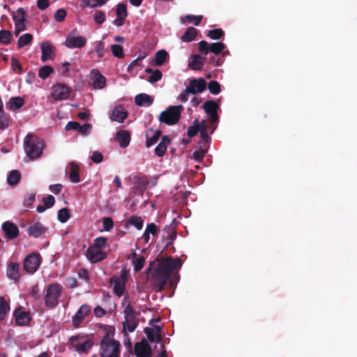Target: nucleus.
<instances>
[{
  "mask_svg": "<svg viewBox=\"0 0 357 357\" xmlns=\"http://www.w3.org/2000/svg\"><path fill=\"white\" fill-rule=\"evenodd\" d=\"M181 266L179 259L168 257L162 259L158 264L152 274L153 286L155 291H162L169 281L172 273Z\"/></svg>",
  "mask_w": 357,
  "mask_h": 357,
  "instance_id": "obj_1",
  "label": "nucleus"
},
{
  "mask_svg": "<svg viewBox=\"0 0 357 357\" xmlns=\"http://www.w3.org/2000/svg\"><path fill=\"white\" fill-rule=\"evenodd\" d=\"M114 330L108 331L100 343V357H120L121 344L114 339Z\"/></svg>",
  "mask_w": 357,
  "mask_h": 357,
  "instance_id": "obj_2",
  "label": "nucleus"
},
{
  "mask_svg": "<svg viewBox=\"0 0 357 357\" xmlns=\"http://www.w3.org/2000/svg\"><path fill=\"white\" fill-rule=\"evenodd\" d=\"M45 146L43 139L33 134H28L24 139V149L30 160L39 158L43 152Z\"/></svg>",
  "mask_w": 357,
  "mask_h": 357,
  "instance_id": "obj_3",
  "label": "nucleus"
},
{
  "mask_svg": "<svg viewBox=\"0 0 357 357\" xmlns=\"http://www.w3.org/2000/svg\"><path fill=\"white\" fill-rule=\"evenodd\" d=\"M124 321H123V330L125 333H132L138 326L137 317L139 312L136 311L130 303L128 304L124 311Z\"/></svg>",
  "mask_w": 357,
  "mask_h": 357,
  "instance_id": "obj_4",
  "label": "nucleus"
},
{
  "mask_svg": "<svg viewBox=\"0 0 357 357\" xmlns=\"http://www.w3.org/2000/svg\"><path fill=\"white\" fill-rule=\"evenodd\" d=\"M183 109V107L181 105L170 106L166 110L160 113L159 121L169 126L174 125L179 121L181 112Z\"/></svg>",
  "mask_w": 357,
  "mask_h": 357,
  "instance_id": "obj_5",
  "label": "nucleus"
},
{
  "mask_svg": "<svg viewBox=\"0 0 357 357\" xmlns=\"http://www.w3.org/2000/svg\"><path fill=\"white\" fill-rule=\"evenodd\" d=\"M62 294V287L58 283L50 284L47 288V292L45 296V303L46 306L54 308L59 304V298Z\"/></svg>",
  "mask_w": 357,
  "mask_h": 357,
  "instance_id": "obj_6",
  "label": "nucleus"
},
{
  "mask_svg": "<svg viewBox=\"0 0 357 357\" xmlns=\"http://www.w3.org/2000/svg\"><path fill=\"white\" fill-rule=\"evenodd\" d=\"M70 343L79 353H88L93 345L92 340L80 335L72 337Z\"/></svg>",
  "mask_w": 357,
  "mask_h": 357,
  "instance_id": "obj_7",
  "label": "nucleus"
},
{
  "mask_svg": "<svg viewBox=\"0 0 357 357\" xmlns=\"http://www.w3.org/2000/svg\"><path fill=\"white\" fill-rule=\"evenodd\" d=\"M199 51L204 55L208 54L209 52L215 55H218L226 47V45L222 42H216L213 43H208L205 40H202L198 43Z\"/></svg>",
  "mask_w": 357,
  "mask_h": 357,
  "instance_id": "obj_8",
  "label": "nucleus"
},
{
  "mask_svg": "<svg viewBox=\"0 0 357 357\" xmlns=\"http://www.w3.org/2000/svg\"><path fill=\"white\" fill-rule=\"evenodd\" d=\"M41 264V257L39 254L32 253L27 255L23 261L24 270L29 273H34Z\"/></svg>",
  "mask_w": 357,
  "mask_h": 357,
  "instance_id": "obj_9",
  "label": "nucleus"
},
{
  "mask_svg": "<svg viewBox=\"0 0 357 357\" xmlns=\"http://www.w3.org/2000/svg\"><path fill=\"white\" fill-rule=\"evenodd\" d=\"M219 107V104L215 100H207L203 105L205 113L209 116L211 124L218 123L219 116L218 114V109Z\"/></svg>",
  "mask_w": 357,
  "mask_h": 357,
  "instance_id": "obj_10",
  "label": "nucleus"
},
{
  "mask_svg": "<svg viewBox=\"0 0 357 357\" xmlns=\"http://www.w3.org/2000/svg\"><path fill=\"white\" fill-rule=\"evenodd\" d=\"M75 33L76 30H73L66 37L65 45L69 49H81L86 44V39L83 36H76Z\"/></svg>",
  "mask_w": 357,
  "mask_h": 357,
  "instance_id": "obj_11",
  "label": "nucleus"
},
{
  "mask_svg": "<svg viewBox=\"0 0 357 357\" xmlns=\"http://www.w3.org/2000/svg\"><path fill=\"white\" fill-rule=\"evenodd\" d=\"M126 280V273L125 271H122L121 277L114 275L109 279V283L114 284V293L119 297H121L124 293Z\"/></svg>",
  "mask_w": 357,
  "mask_h": 357,
  "instance_id": "obj_12",
  "label": "nucleus"
},
{
  "mask_svg": "<svg viewBox=\"0 0 357 357\" xmlns=\"http://www.w3.org/2000/svg\"><path fill=\"white\" fill-rule=\"evenodd\" d=\"M70 89L64 84H56L52 87V96L55 100H66L70 96Z\"/></svg>",
  "mask_w": 357,
  "mask_h": 357,
  "instance_id": "obj_13",
  "label": "nucleus"
},
{
  "mask_svg": "<svg viewBox=\"0 0 357 357\" xmlns=\"http://www.w3.org/2000/svg\"><path fill=\"white\" fill-rule=\"evenodd\" d=\"M26 13L22 8H18L17 13H13V19L15 22L16 36H17L20 32L26 29Z\"/></svg>",
  "mask_w": 357,
  "mask_h": 357,
  "instance_id": "obj_14",
  "label": "nucleus"
},
{
  "mask_svg": "<svg viewBox=\"0 0 357 357\" xmlns=\"http://www.w3.org/2000/svg\"><path fill=\"white\" fill-rule=\"evenodd\" d=\"M134 354L137 357H151V347L145 339H142L140 342L135 343Z\"/></svg>",
  "mask_w": 357,
  "mask_h": 357,
  "instance_id": "obj_15",
  "label": "nucleus"
},
{
  "mask_svg": "<svg viewBox=\"0 0 357 357\" xmlns=\"http://www.w3.org/2000/svg\"><path fill=\"white\" fill-rule=\"evenodd\" d=\"M86 257L92 264H96L103 261L107 257L106 252L101 250L89 246L85 252Z\"/></svg>",
  "mask_w": 357,
  "mask_h": 357,
  "instance_id": "obj_16",
  "label": "nucleus"
},
{
  "mask_svg": "<svg viewBox=\"0 0 357 357\" xmlns=\"http://www.w3.org/2000/svg\"><path fill=\"white\" fill-rule=\"evenodd\" d=\"M90 80L96 89H102L106 85V78L99 70L93 68L90 73Z\"/></svg>",
  "mask_w": 357,
  "mask_h": 357,
  "instance_id": "obj_17",
  "label": "nucleus"
},
{
  "mask_svg": "<svg viewBox=\"0 0 357 357\" xmlns=\"http://www.w3.org/2000/svg\"><path fill=\"white\" fill-rule=\"evenodd\" d=\"M91 312L90 307L86 304L81 305L76 314L72 319V323L74 327L79 328L86 317Z\"/></svg>",
  "mask_w": 357,
  "mask_h": 357,
  "instance_id": "obj_18",
  "label": "nucleus"
},
{
  "mask_svg": "<svg viewBox=\"0 0 357 357\" xmlns=\"http://www.w3.org/2000/svg\"><path fill=\"white\" fill-rule=\"evenodd\" d=\"M16 324L18 326H26L31 321L30 313L24 311L21 306L17 307L13 312Z\"/></svg>",
  "mask_w": 357,
  "mask_h": 357,
  "instance_id": "obj_19",
  "label": "nucleus"
},
{
  "mask_svg": "<svg viewBox=\"0 0 357 357\" xmlns=\"http://www.w3.org/2000/svg\"><path fill=\"white\" fill-rule=\"evenodd\" d=\"M206 82L204 78L192 79L187 86L188 91L191 94L195 95L197 93H202L206 90Z\"/></svg>",
  "mask_w": 357,
  "mask_h": 357,
  "instance_id": "obj_20",
  "label": "nucleus"
},
{
  "mask_svg": "<svg viewBox=\"0 0 357 357\" xmlns=\"http://www.w3.org/2000/svg\"><path fill=\"white\" fill-rule=\"evenodd\" d=\"M2 230L8 239H14L19 235L18 227L10 221H6L2 224Z\"/></svg>",
  "mask_w": 357,
  "mask_h": 357,
  "instance_id": "obj_21",
  "label": "nucleus"
},
{
  "mask_svg": "<svg viewBox=\"0 0 357 357\" xmlns=\"http://www.w3.org/2000/svg\"><path fill=\"white\" fill-rule=\"evenodd\" d=\"M144 331L146 335L147 339L151 342H160L161 341V328L159 326H155L154 328L146 327Z\"/></svg>",
  "mask_w": 357,
  "mask_h": 357,
  "instance_id": "obj_22",
  "label": "nucleus"
},
{
  "mask_svg": "<svg viewBox=\"0 0 357 357\" xmlns=\"http://www.w3.org/2000/svg\"><path fill=\"white\" fill-rule=\"evenodd\" d=\"M43 62H46L48 59H53L55 56L54 47L50 43H43L41 44Z\"/></svg>",
  "mask_w": 357,
  "mask_h": 357,
  "instance_id": "obj_23",
  "label": "nucleus"
},
{
  "mask_svg": "<svg viewBox=\"0 0 357 357\" xmlns=\"http://www.w3.org/2000/svg\"><path fill=\"white\" fill-rule=\"evenodd\" d=\"M46 231V227L40 222H36L33 225H31L27 229L29 235L34 238L40 237L44 234Z\"/></svg>",
  "mask_w": 357,
  "mask_h": 357,
  "instance_id": "obj_24",
  "label": "nucleus"
},
{
  "mask_svg": "<svg viewBox=\"0 0 357 357\" xmlns=\"http://www.w3.org/2000/svg\"><path fill=\"white\" fill-rule=\"evenodd\" d=\"M132 183L136 188L142 193L149 183L147 176L142 174H137L132 177Z\"/></svg>",
  "mask_w": 357,
  "mask_h": 357,
  "instance_id": "obj_25",
  "label": "nucleus"
},
{
  "mask_svg": "<svg viewBox=\"0 0 357 357\" xmlns=\"http://www.w3.org/2000/svg\"><path fill=\"white\" fill-rule=\"evenodd\" d=\"M19 264L15 262H11L8 265L6 273L9 279L14 281H18L20 278V274L19 272Z\"/></svg>",
  "mask_w": 357,
  "mask_h": 357,
  "instance_id": "obj_26",
  "label": "nucleus"
},
{
  "mask_svg": "<svg viewBox=\"0 0 357 357\" xmlns=\"http://www.w3.org/2000/svg\"><path fill=\"white\" fill-rule=\"evenodd\" d=\"M171 139L169 136H162L161 141L155 149V155H158V157H162L165 154L167 145H169Z\"/></svg>",
  "mask_w": 357,
  "mask_h": 357,
  "instance_id": "obj_27",
  "label": "nucleus"
},
{
  "mask_svg": "<svg viewBox=\"0 0 357 357\" xmlns=\"http://www.w3.org/2000/svg\"><path fill=\"white\" fill-rule=\"evenodd\" d=\"M130 137V133L128 130H121L116 134V139L122 148H126L128 146Z\"/></svg>",
  "mask_w": 357,
  "mask_h": 357,
  "instance_id": "obj_28",
  "label": "nucleus"
},
{
  "mask_svg": "<svg viewBox=\"0 0 357 357\" xmlns=\"http://www.w3.org/2000/svg\"><path fill=\"white\" fill-rule=\"evenodd\" d=\"M128 113L121 107H115L112 111L110 119L113 121L122 123L127 118Z\"/></svg>",
  "mask_w": 357,
  "mask_h": 357,
  "instance_id": "obj_29",
  "label": "nucleus"
},
{
  "mask_svg": "<svg viewBox=\"0 0 357 357\" xmlns=\"http://www.w3.org/2000/svg\"><path fill=\"white\" fill-rule=\"evenodd\" d=\"M206 60L205 55L202 56L199 54H195L192 56V60L189 62L188 66L192 70H201Z\"/></svg>",
  "mask_w": 357,
  "mask_h": 357,
  "instance_id": "obj_30",
  "label": "nucleus"
},
{
  "mask_svg": "<svg viewBox=\"0 0 357 357\" xmlns=\"http://www.w3.org/2000/svg\"><path fill=\"white\" fill-rule=\"evenodd\" d=\"M69 178L70 181L75 183H79L80 181L79 165L75 162H71L69 165Z\"/></svg>",
  "mask_w": 357,
  "mask_h": 357,
  "instance_id": "obj_31",
  "label": "nucleus"
},
{
  "mask_svg": "<svg viewBox=\"0 0 357 357\" xmlns=\"http://www.w3.org/2000/svg\"><path fill=\"white\" fill-rule=\"evenodd\" d=\"M135 102L137 106L143 107L151 105L153 103V100L148 94L139 93L135 96Z\"/></svg>",
  "mask_w": 357,
  "mask_h": 357,
  "instance_id": "obj_32",
  "label": "nucleus"
},
{
  "mask_svg": "<svg viewBox=\"0 0 357 357\" xmlns=\"http://www.w3.org/2000/svg\"><path fill=\"white\" fill-rule=\"evenodd\" d=\"M163 231L167 234V236H165V238H167L165 248H168L173 243L174 239L176 238L177 233L175 229L172 225L166 226L164 228ZM163 237L165 238V236Z\"/></svg>",
  "mask_w": 357,
  "mask_h": 357,
  "instance_id": "obj_33",
  "label": "nucleus"
},
{
  "mask_svg": "<svg viewBox=\"0 0 357 357\" xmlns=\"http://www.w3.org/2000/svg\"><path fill=\"white\" fill-rule=\"evenodd\" d=\"M24 99L20 96H17L10 98L9 102L7 104V106L10 110L15 111L20 109L24 105Z\"/></svg>",
  "mask_w": 357,
  "mask_h": 357,
  "instance_id": "obj_34",
  "label": "nucleus"
},
{
  "mask_svg": "<svg viewBox=\"0 0 357 357\" xmlns=\"http://www.w3.org/2000/svg\"><path fill=\"white\" fill-rule=\"evenodd\" d=\"M197 35V30L191 26L187 29L184 34L181 36V39L183 42L188 43L195 40Z\"/></svg>",
  "mask_w": 357,
  "mask_h": 357,
  "instance_id": "obj_35",
  "label": "nucleus"
},
{
  "mask_svg": "<svg viewBox=\"0 0 357 357\" xmlns=\"http://www.w3.org/2000/svg\"><path fill=\"white\" fill-rule=\"evenodd\" d=\"M168 58V53L164 50L158 51L154 56L155 64L158 66L163 65Z\"/></svg>",
  "mask_w": 357,
  "mask_h": 357,
  "instance_id": "obj_36",
  "label": "nucleus"
},
{
  "mask_svg": "<svg viewBox=\"0 0 357 357\" xmlns=\"http://www.w3.org/2000/svg\"><path fill=\"white\" fill-rule=\"evenodd\" d=\"M10 310V305L3 296H0V321L6 318Z\"/></svg>",
  "mask_w": 357,
  "mask_h": 357,
  "instance_id": "obj_37",
  "label": "nucleus"
},
{
  "mask_svg": "<svg viewBox=\"0 0 357 357\" xmlns=\"http://www.w3.org/2000/svg\"><path fill=\"white\" fill-rule=\"evenodd\" d=\"M21 174L18 170H12L8 176L7 181L10 185H16L20 181Z\"/></svg>",
  "mask_w": 357,
  "mask_h": 357,
  "instance_id": "obj_38",
  "label": "nucleus"
},
{
  "mask_svg": "<svg viewBox=\"0 0 357 357\" xmlns=\"http://www.w3.org/2000/svg\"><path fill=\"white\" fill-rule=\"evenodd\" d=\"M126 226L132 225L138 230H141L143 227L144 222L139 216H131L126 223Z\"/></svg>",
  "mask_w": 357,
  "mask_h": 357,
  "instance_id": "obj_39",
  "label": "nucleus"
},
{
  "mask_svg": "<svg viewBox=\"0 0 357 357\" xmlns=\"http://www.w3.org/2000/svg\"><path fill=\"white\" fill-rule=\"evenodd\" d=\"M203 18L202 15H186L183 17H181V20L182 23H186V22H193L195 26H198L199 23L201 22Z\"/></svg>",
  "mask_w": 357,
  "mask_h": 357,
  "instance_id": "obj_40",
  "label": "nucleus"
},
{
  "mask_svg": "<svg viewBox=\"0 0 357 357\" xmlns=\"http://www.w3.org/2000/svg\"><path fill=\"white\" fill-rule=\"evenodd\" d=\"M202 127V121L199 122L197 119L193 121V125L188 128V135L192 138L197 135V132L200 130Z\"/></svg>",
  "mask_w": 357,
  "mask_h": 357,
  "instance_id": "obj_41",
  "label": "nucleus"
},
{
  "mask_svg": "<svg viewBox=\"0 0 357 357\" xmlns=\"http://www.w3.org/2000/svg\"><path fill=\"white\" fill-rule=\"evenodd\" d=\"M224 36L225 32L221 29H214L212 30H209L206 33V36L212 40H219Z\"/></svg>",
  "mask_w": 357,
  "mask_h": 357,
  "instance_id": "obj_42",
  "label": "nucleus"
},
{
  "mask_svg": "<svg viewBox=\"0 0 357 357\" xmlns=\"http://www.w3.org/2000/svg\"><path fill=\"white\" fill-rule=\"evenodd\" d=\"M207 130L208 125L206 124V120H202V127L200 128L199 132L201 137L204 140L203 144L208 143L211 139V137L207 133Z\"/></svg>",
  "mask_w": 357,
  "mask_h": 357,
  "instance_id": "obj_43",
  "label": "nucleus"
},
{
  "mask_svg": "<svg viewBox=\"0 0 357 357\" xmlns=\"http://www.w3.org/2000/svg\"><path fill=\"white\" fill-rule=\"evenodd\" d=\"M54 69L50 66H44L38 70V76L43 79H46L52 73Z\"/></svg>",
  "mask_w": 357,
  "mask_h": 357,
  "instance_id": "obj_44",
  "label": "nucleus"
},
{
  "mask_svg": "<svg viewBox=\"0 0 357 357\" xmlns=\"http://www.w3.org/2000/svg\"><path fill=\"white\" fill-rule=\"evenodd\" d=\"M12 40L11 32L8 30L0 31V43L3 45H8Z\"/></svg>",
  "mask_w": 357,
  "mask_h": 357,
  "instance_id": "obj_45",
  "label": "nucleus"
},
{
  "mask_svg": "<svg viewBox=\"0 0 357 357\" xmlns=\"http://www.w3.org/2000/svg\"><path fill=\"white\" fill-rule=\"evenodd\" d=\"M70 217V210L67 208H62L58 212V220L61 223L66 222Z\"/></svg>",
  "mask_w": 357,
  "mask_h": 357,
  "instance_id": "obj_46",
  "label": "nucleus"
},
{
  "mask_svg": "<svg viewBox=\"0 0 357 357\" xmlns=\"http://www.w3.org/2000/svg\"><path fill=\"white\" fill-rule=\"evenodd\" d=\"M161 134V131L158 130L154 132L153 135L152 137H149V134L147 133L146 146L147 147H150L155 144L159 139V137H160Z\"/></svg>",
  "mask_w": 357,
  "mask_h": 357,
  "instance_id": "obj_47",
  "label": "nucleus"
},
{
  "mask_svg": "<svg viewBox=\"0 0 357 357\" xmlns=\"http://www.w3.org/2000/svg\"><path fill=\"white\" fill-rule=\"evenodd\" d=\"M32 39H33V36L30 33H24V34L22 35L18 39V43H17L18 47L21 48V47H24L25 45L30 43L31 42Z\"/></svg>",
  "mask_w": 357,
  "mask_h": 357,
  "instance_id": "obj_48",
  "label": "nucleus"
},
{
  "mask_svg": "<svg viewBox=\"0 0 357 357\" xmlns=\"http://www.w3.org/2000/svg\"><path fill=\"white\" fill-rule=\"evenodd\" d=\"M111 51L112 54L119 59H122L125 56L123 47L120 45H112Z\"/></svg>",
  "mask_w": 357,
  "mask_h": 357,
  "instance_id": "obj_49",
  "label": "nucleus"
},
{
  "mask_svg": "<svg viewBox=\"0 0 357 357\" xmlns=\"http://www.w3.org/2000/svg\"><path fill=\"white\" fill-rule=\"evenodd\" d=\"M116 17H120L121 19L126 18L128 16L127 8L125 3H119L116 9Z\"/></svg>",
  "mask_w": 357,
  "mask_h": 357,
  "instance_id": "obj_50",
  "label": "nucleus"
},
{
  "mask_svg": "<svg viewBox=\"0 0 357 357\" xmlns=\"http://www.w3.org/2000/svg\"><path fill=\"white\" fill-rule=\"evenodd\" d=\"M208 88L210 92L214 95L218 94L221 91L220 84L215 80L209 82Z\"/></svg>",
  "mask_w": 357,
  "mask_h": 357,
  "instance_id": "obj_51",
  "label": "nucleus"
},
{
  "mask_svg": "<svg viewBox=\"0 0 357 357\" xmlns=\"http://www.w3.org/2000/svg\"><path fill=\"white\" fill-rule=\"evenodd\" d=\"M107 245V238L105 237H98L94 239L93 244L91 245V247L96 248L97 249L101 250L106 247Z\"/></svg>",
  "mask_w": 357,
  "mask_h": 357,
  "instance_id": "obj_52",
  "label": "nucleus"
},
{
  "mask_svg": "<svg viewBox=\"0 0 357 357\" xmlns=\"http://www.w3.org/2000/svg\"><path fill=\"white\" fill-rule=\"evenodd\" d=\"M9 118L4 112L0 113V130H4L9 126Z\"/></svg>",
  "mask_w": 357,
  "mask_h": 357,
  "instance_id": "obj_53",
  "label": "nucleus"
},
{
  "mask_svg": "<svg viewBox=\"0 0 357 357\" xmlns=\"http://www.w3.org/2000/svg\"><path fill=\"white\" fill-rule=\"evenodd\" d=\"M94 21L96 24L101 25L106 20L105 14L102 10H96L94 14Z\"/></svg>",
  "mask_w": 357,
  "mask_h": 357,
  "instance_id": "obj_54",
  "label": "nucleus"
},
{
  "mask_svg": "<svg viewBox=\"0 0 357 357\" xmlns=\"http://www.w3.org/2000/svg\"><path fill=\"white\" fill-rule=\"evenodd\" d=\"M35 198H36V192H31L27 193L25 195V197L24 199V202H23L24 206H27V207L31 206L33 202L35 200Z\"/></svg>",
  "mask_w": 357,
  "mask_h": 357,
  "instance_id": "obj_55",
  "label": "nucleus"
},
{
  "mask_svg": "<svg viewBox=\"0 0 357 357\" xmlns=\"http://www.w3.org/2000/svg\"><path fill=\"white\" fill-rule=\"evenodd\" d=\"M95 52L98 54V59H101L105 55V43L102 41H98L95 47Z\"/></svg>",
  "mask_w": 357,
  "mask_h": 357,
  "instance_id": "obj_56",
  "label": "nucleus"
},
{
  "mask_svg": "<svg viewBox=\"0 0 357 357\" xmlns=\"http://www.w3.org/2000/svg\"><path fill=\"white\" fill-rule=\"evenodd\" d=\"M144 263H145V259L144 257L141 256V257H138L137 259H136L133 261L135 271L138 272V271H141L142 269V268L144 267Z\"/></svg>",
  "mask_w": 357,
  "mask_h": 357,
  "instance_id": "obj_57",
  "label": "nucleus"
},
{
  "mask_svg": "<svg viewBox=\"0 0 357 357\" xmlns=\"http://www.w3.org/2000/svg\"><path fill=\"white\" fill-rule=\"evenodd\" d=\"M162 73L159 70H155V71L149 77L148 81L150 83H155L159 81L162 78Z\"/></svg>",
  "mask_w": 357,
  "mask_h": 357,
  "instance_id": "obj_58",
  "label": "nucleus"
},
{
  "mask_svg": "<svg viewBox=\"0 0 357 357\" xmlns=\"http://www.w3.org/2000/svg\"><path fill=\"white\" fill-rule=\"evenodd\" d=\"M10 61H11L12 68L13 69V70L14 71L17 70V73L22 74L23 73V69H22V65L19 62L18 59H17L15 57H12Z\"/></svg>",
  "mask_w": 357,
  "mask_h": 357,
  "instance_id": "obj_59",
  "label": "nucleus"
},
{
  "mask_svg": "<svg viewBox=\"0 0 357 357\" xmlns=\"http://www.w3.org/2000/svg\"><path fill=\"white\" fill-rule=\"evenodd\" d=\"M66 14V11L64 9H59L54 14V20L56 22H61L65 20Z\"/></svg>",
  "mask_w": 357,
  "mask_h": 357,
  "instance_id": "obj_60",
  "label": "nucleus"
},
{
  "mask_svg": "<svg viewBox=\"0 0 357 357\" xmlns=\"http://www.w3.org/2000/svg\"><path fill=\"white\" fill-rule=\"evenodd\" d=\"M43 202L44 205L47 207V208H50L54 206L55 199L54 196L49 195L47 197H44L43 198Z\"/></svg>",
  "mask_w": 357,
  "mask_h": 357,
  "instance_id": "obj_61",
  "label": "nucleus"
},
{
  "mask_svg": "<svg viewBox=\"0 0 357 357\" xmlns=\"http://www.w3.org/2000/svg\"><path fill=\"white\" fill-rule=\"evenodd\" d=\"M102 225L104 229L107 231H109L112 229L114 222L111 218L107 217L103 218Z\"/></svg>",
  "mask_w": 357,
  "mask_h": 357,
  "instance_id": "obj_62",
  "label": "nucleus"
},
{
  "mask_svg": "<svg viewBox=\"0 0 357 357\" xmlns=\"http://www.w3.org/2000/svg\"><path fill=\"white\" fill-rule=\"evenodd\" d=\"M206 152V149L195 151L193 153V158L197 162H201L203 160Z\"/></svg>",
  "mask_w": 357,
  "mask_h": 357,
  "instance_id": "obj_63",
  "label": "nucleus"
},
{
  "mask_svg": "<svg viewBox=\"0 0 357 357\" xmlns=\"http://www.w3.org/2000/svg\"><path fill=\"white\" fill-rule=\"evenodd\" d=\"M146 230L149 234V235L152 234L153 236L157 235L159 231L158 227L154 223L148 224Z\"/></svg>",
  "mask_w": 357,
  "mask_h": 357,
  "instance_id": "obj_64",
  "label": "nucleus"
}]
</instances>
